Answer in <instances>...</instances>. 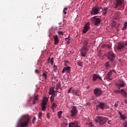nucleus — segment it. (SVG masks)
<instances>
[{"mask_svg":"<svg viewBox=\"0 0 127 127\" xmlns=\"http://www.w3.org/2000/svg\"><path fill=\"white\" fill-rule=\"evenodd\" d=\"M67 44H70V40H68L67 41Z\"/></svg>","mask_w":127,"mask_h":127,"instance_id":"nucleus-48","label":"nucleus"},{"mask_svg":"<svg viewBox=\"0 0 127 127\" xmlns=\"http://www.w3.org/2000/svg\"><path fill=\"white\" fill-rule=\"evenodd\" d=\"M57 86H58V88H59V87H60V84H58Z\"/></svg>","mask_w":127,"mask_h":127,"instance_id":"nucleus-52","label":"nucleus"},{"mask_svg":"<svg viewBox=\"0 0 127 127\" xmlns=\"http://www.w3.org/2000/svg\"><path fill=\"white\" fill-rule=\"evenodd\" d=\"M47 75H48L47 72L44 71V72H43L42 76L43 77H44V79L45 80H46V79H47Z\"/></svg>","mask_w":127,"mask_h":127,"instance_id":"nucleus-26","label":"nucleus"},{"mask_svg":"<svg viewBox=\"0 0 127 127\" xmlns=\"http://www.w3.org/2000/svg\"><path fill=\"white\" fill-rule=\"evenodd\" d=\"M127 46V42L126 43L121 42L118 43L117 45V49L118 51H125Z\"/></svg>","mask_w":127,"mask_h":127,"instance_id":"nucleus-4","label":"nucleus"},{"mask_svg":"<svg viewBox=\"0 0 127 127\" xmlns=\"http://www.w3.org/2000/svg\"><path fill=\"white\" fill-rule=\"evenodd\" d=\"M119 103L118 102H116L114 105L115 108H118V105Z\"/></svg>","mask_w":127,"mask_h":127,"instance_id":"nucleus-42","label":"nucleus"},{"mask_svg":"<svg viewBox=\"0 0 127 127\" xmlns=\"http://www.w3.org/2000/svg\"><path fill=\"white\" fill-rule=\"evenodd\" d=\"M120 94L124 97V98H127V92L125 89H122L121 90Z\"/></svg>","mask_w":127,"mask_h":127,"instance_id":"nucleus-19","label":"nucleus"},{"mask_svg":"<svg viewBox=\"0 0 127 127\" xmlns=\"http://www.w3.org/2000/svg\"><path fill=\"white\" fill-rule=\"evenodd\" d=\"M91 20L96 26H98L101 23V18H98L96 16L92 17Z\"/></svg>","mask_w":127,"mask_h":127,"instance_id":"nucleus-7","label":"nucleus"},{"mask_svg":"<svg viewBox=\"0 0 127 127\" xmlns=\"http://www.w3.org/2000/svg\"><path fill=\"white\" fill-rule=\"evenodd\" d=\"M116 71L115 70H110L108 73L105 75L106 79H108L109 81L112 80L113 78H111L112 75H113V72L115 73Z\"/></svg>","mask_w":127,"mask_h":127,"instance_id":"nucleus-12","label":"nucleus"},{"mask_svg":"<svg viewBox=\"0 0 127 127\" xmlns=\"http://www.w3.org/2000/svg\"><path fill=\"white\" fill-rule=\"evenodd\" d=\"M124 127H127V120H126L123 124Z\"/></svg>","mask_w":127,"mask_h":127,"instance_id":"nucleus-39","label":"nucleus"},{"mask_svg":"<svg viewBox=\"0 0 127 127\" xmlns=\"http://www.w3.org/2000/svg\"><path fill=\"white\" fill-rule=\"evenodd\" d=\"M127 28V22H125L124 23V27L122 28V30H125Z\"/></svg>","mask_w":127,"mask_h":127,"instance_id":"nucleus-29","label":"nucleus"},{"mask_svg":"<svg viewBox=\"0 0 127 127\" xmlns=\"http://www.w3.org/2000/svg\"><path fill=\"white\" fill-rule=\"evenodd\" d=\"M58 33L60 35H64V33L62 31H59L58 32Z\"/></svg>","mask_w":127,"mask_h":127,"instance_id":"nucleus-37","label":"nucleus"},{"mask_svg":"<svg viewBox=\"0 0 127 127\" xmlns=\"http://www.w3.org/2000/svg\"><path fill=\"white\" fill-rule=\"evenodd\" d=\"M77 65L78 66H80V67H82V66H83V63L81 62H78L77 63Z\"/></svg>","mask_w":127,"mask_h":127,"instance_id":"nucleus-36","label":"nucleus"},{"mask_svg":"<svg viewBox=\"0 0 127 127\" xmlns=\"http://www.w3.org/2000/svg\"><path fill=\"white\" fill-rule=\"evenodd\" d=\"M57 107V105H56V103L53 102L52 103V110H55L56 108Z\"/></svg>","mask_w":127,"mask_h":127,"instance_id":"nucleus-27","label":"nucleus"},{"mask_svg":"<svg viewBox=\"0 0 127 127\" xmlns=\"http://www.w3.org/2000/svg\"><path fill=\"white\" fill-rule=\"evenodd\" d=\"M54 41H55V45H57L59 43V39L58 38V36L56 35V36H54Z\"/></svg>","mask_w":127,"mask_h":127,"instance_id":"nucleus-20","label":"nucleus"},{"mask_svg":"<svg viewBox=\"0 0 127 127\" xmlns=\"http://www.w3.org/2000/svg\"><path fill=\"white\" fill-rule=\"evenodd\" d=\"M35 72L36 73H37V72H38V70L35 69Z\"/></svg>","mask_w":127,"mask_h":127,"instance_id":"nucleus-50","label":"nucleus"},{"mask_svg":"<svg viewBox=\"0 0 127 127\" xmlns=\"http://www.w3.org/2000/svg\"><path fill=\"white\" fill-rule=\"evenodd\" d=\"M63 114V111H60L58 112V117H59V119H60V118H61V115Z\"/></svg>","mask_w":127,"mask_h":127,"instance_id":"nucleus-31","label":"nucleus"},{"mask_svg":"<svg viewBox=\"0 0 127 127\" xmlns=\"http://www.w3.org/2000/svg\"><path fill=\"white\" fill-rule=\"evenodd\" d=\"M99 79V80H102V77L100 76L99 75H98L97 74H94L92 77V80L93 82H95V81H97V79Z\"/></svg>","mask_w":127,"mask_h":127,"instance_id":"nucleus-17","label":"nucleus"},{"mask_svg":"<svg viewBox=\"0 0 127 127\" xmlns=\"http://www.w3.org/2000/svg\"><path fill=\"white\" fill-rule=\"evenodd\" d=\"M77 114H78L77 107L75 106H73L70 111V116L72 117V118H74V117L77 116Z\"/></svg>","mask_w":127,"mask_h":127,"instance_id":"nucleus-8","label":"nucleus"},{"mask_svg":"<svg viewBox=\"0 0 127 127\" xmlns=\"http://www.w3.org/2000/svg\"><path fill=\"white\" fill-rule=\"evenodd\" d=\"M103 11V9L101 7H93L92 10L90 11V13L92 15H96L100 13V12H102Z\"/></svg>","mask_w":127,"mask_h":127,"instance_id":"nucleus-5","label":"nucleus"},{"mask_svg":"<svg viewBox=\"0 0 127 127\" xmlns=\"http://www.w3.org/2000/svg\"><path fill=\"white\" fill-rule=\"evenodd\" d=\"M87 45L88 42L86 41H84V45L83 46L80 51V53L82 57H86V56L87 55V53L88 52V51H89V49H88V47L87 46Z\"/></svg>","mask_w":127,"mask_h":127,"instance_id":"nucleus-3","label":"nucleus"},{"mask_svg":"<svg viewBox=\"0 0 127 127\" xmlns=\"http://www.w3.org/2000/svg\"><path fill=\"white\" fill-rule=\"evenodd\" d=\"M108 48H111V46H108Z\"/></svg>","mask_w":127,"mask_h":127,"instance_id":"nucleus-55","label":"nucleus"},{"mask_svg":"<svg viewBox=\"0 0 127 127\" xmlns=\"http://www.w3.org/2000/svg\"><path fill=\"white\" fill-rule=\"evenodd\" d=\"M53 63H54V59H53V58H52L51 61V65H53Z\"/></svg>","mask_w":127,"mask_h":127,"instance_id":"nucleus-38","label":"nucleus"},{"mask_svg":"<svg viewBox=\"0 0 127 127\" xmlns=\"http://www.w3.org/2000/svg\"><path fill=\"white\" fill-rule=\"evenodd\" d=\"M29 122H30V120H29V117H28V116H22L19 123L17 124V127H27V126H28Z\"/></svg>","mask_w":127,"mask_h":127,"instance_id":"nucleus-1","label":"nucleus"},{"mask_svg":"<svg viewBox=\"0 0 127 127\" xmlns=\"http://www.w3.org/2000/svg\"><path fill=\"white\" fill-rule=\"evenodd\" d=\"M72 92L77 97L80 96V94H79V90L72 89Z\"/></svg>","mask_w":127,"mask_h":127,"instance_id":"nucleus-22","label":"nucleus"},{"mask_svg":"<svg viewBox=\"0 0 127 127\" xmlns=\"http://www.w3.org/2000/svg\"><path fill=\"white\" fill-rule=\"evenodd\" d=\"M123 2H124V0H115L114 1V8H117V7L123 4Z\"/></svg>","mask_w":127,"mask_h":127,"instance_id":"nucleus-11","label":"nucleus"},{"mask_svg":"<svg viewBox=\"0 0 127 127\" xmlns=\"http://www.w3.org/2000/svg\"><path fill=\"white\" fill-rule=\"evenodd\" d=\"M73 87H70L68 91V93H71V91H72V89Z\"/></svg>","mask_w":127,"mask_h":127,"instance_id":"nucleus-43","label":"nucleus"},{"mask_svg":"<svg viewBox=\"0 0 127 127\" xmlns=\"http://www.w3.org/2000/svg\"><path fill=\"white\" fill-rule=\"evenodd\" d=\"M69 37H70V36H69L68 38H66L65 39V40H66V39H68V38H69Z\"/></svg>","mask_w":127,"mask_h":127,"instance_id":"nucleus-53","label":"nucleus"},{"mask_svg":"<svg viewBox=\"0 0 127 127\" xmlns=\"http://www.w3.org/2000/svg\"><path fill=\"white\" fill-rule=\"evenodd\" d=\"M108 120H109L108 118L102 116H96L94 117V121L95 123L100 125H104L105 123H107Z\"/></svg>","mask_w":127,"mask_h":127,"instance_id":"nucleus-2","label":"nucleus"},{"mask_svg":"<svg viewBox=\"0 0 127 127\" xmlns=\"http://www.w3.org/2000/svg\"><path fill=\"white\" fill-rule=\"evenodd\" d=\"M54 71H56V70H57V65H54Z\"/></svg>","mask_w":127,"mask_h":127,"instance_id":"nucleus-41","label":"nucleus"},{"mask_svg":"<svg viewBox=\"0 0 127 127\" xmlns=\"http://www.w3.org/2000/svg\"><path fill=\"white\" fill-rule=\"evenodd\" d=\"M49 94L50 95H55V91H54V88L53 87H51L50 89V91H49Z\"/></svg>","mask_w":127,"mask_h":127,"instance_id":"nucleus-23","label":"nucleus"},{"mask_svg":"<svg viewBox=\"0 0 127 127\" xmlns=\"http://www.w3.org/2000/svg\"><path fill=\"white\" fill-rule=\"evenodd\" d=\"M68 9L67 8V7H65L64 10H63V12H64V14H67V10Z\"/></svg>","mask_w":127,"mask_h":127,"instance_id":"nucleus-34","label":"nucleus"},{"mask_svg":"<svg viewBox=\"0 0 127 127\" xmlns=\"http://www.w3.org/2000/svg\"><path fill=\"white\" fill-rule=\"evenodd\" d=\"M111 120H109L108 121V124H109V125H111Z\"/></svg>","mask_w":127,"mask_h":127,"instance_id":"nucleus-47","label":"nucleus"},{"mask_svg":"<svg viewBox=\"0 0 127 127\" xmlns=\"http://www.w3.org/2000/svg\"><path fill=\"white\" fill-rule=\"evenodd\" d=\"M42 117V113L40 112L39 115V119H41Z\"/></svg>","mask_w":127,"mask_h":127,"instance_id":"nucleus-40","label":"nucleus"},{"mask_svg":"<svg viewBox=\"0 0 127 127\" xmlns=\"http://www.w3.org/2000/svg\"><path fill=\"white\" fill-rule=\"evenodd\" d=\"M55 98V95L54 94V95H52L51 97V104H52V103H53V102H54V99Z\"/></svg>","mask_w":127,"mask_h":127,"instance_id":"nucleus-28","label":"nucleus"},{"mask_svg":"<svg viewBox=\"0 0 127 127\" xmlns=\"http://www.w3.org/2000/svg\"><path fill=\"white\" fill-rule=\"evenodd\" d=\"M47 117L48 119H50V117H49V113H48L47 114Z\"/></svg>","mask_w":127,"mask_h":127,"instance_id":"nucleus-44","label":"nucleus"},{"mask_svg":"<svg viewBox=\"0 0 127 127\" xmlns=\"http://www.w3.org/2000/svg\"><path fill=\"white\" fill-rule=\"evenodd\" d=\"M68 127H81L78 125V122H74L68 124Z\"/></svg>","mask_w":127,"mask_h":127,"instance_id":"nucleus-16","label":"nucleus"},{"mask_svg":"<svg viewBox=\"0 0 127 127\" xmlns=\"http://www.w3.org/2000/svg\"><path fill=\"white\" fill-rule=\"evenodd\" d=\"M38 100V95H35L34 96V101L33 105H35L36 101Z\"/></svg>","mask_w":127,"mask_h":127,"instance_id":"nucleus-24","label":"nucleus"},{"mask_svg":"<svg viewBox=\"0 0 127 127\" xmlns=\"http://www.w3.org/2000/svg\"><path fill=\"white\" fill-rule=\"evenodd\" d=\"M71 71V67L70 66H65L63 68L62 70L63 74L64 73H66V74H70V72Z\"/></svg>","mask_w":127,"mask_h":127,"instance_id":"nucleus-13","label":"nucleus"},{"mask_svg":"<svg viewBox=\"0 0 127 127\" xmlns=\"http://www.w3.org/2000/svg\"><path fill=\"white\" fill-rule=\"evenodd\" d=\"M114 93H116V94H120L121 93V90L120 89L115 90H114Z\"/></svg>","mask_w":127,"mask_h":127,"instance_id":"nucleus-32","label":"nucleus"},{"mask_svg":"<svg viewBox=\"0 0 127 127\" xmlns=\"http://www.w3.org/2000/svg\"><path fill=\"white\" fill-rule=\"evenodd\" d=\"M103 91L99 88H95L94 90V94L95 97H100L102 95Z\"/></svg>","mask_w":127,"mask_h":127,"instance_id":"nucleus-10","label":"nucleus"},{"mask_svg":"<svg viewBox=\"0 0 127 127\" xmlns=\"http://www.w3.org/2000/svg\"><path fill=\"white\" fill-rule=\"evenodd\" d=\"M90 88V86H87V89H89Z\"/></svg>","mask_w":127,"mask_h":127,"instance_id":"nucleus-54","label":"nucleus"},{"mask_svg":"<svg viewBox=\"0 0 127 127\" xmlns=\"http://www.w3.org/2000/svg\"><path fill=\"white\" fill-rule=\"evenodd\" d=\"M126 85H127L126 82L122 79L119 80V83L116 84V86L117 88H118V89H121V88H124V87H125Z\"/></svg>","mask_w":127,"mask_h":127,"instance_id":"nucleus-9","label":"nucleus"},{"mask_svg":"<svg viewBox=\"0 0 127 127\" xmlns=\"http://www.w3.org/2000/svg\"><path fill=\"white\" fill-rule=\"evenodd\" d=\"M107 59L109 60V61H111V62H114L115 59H116V56L113 52H109L107 54Z\"/></svg>","mask_w":127,"mask_h":127,"instance_id":"nucleus-6","label":"nucleus"},{"mask_svg":"<svg viewBox=\"0 0 127 127\" xmlns=\"http://www.w3.org/2000/svg\"><path fill=\"white\" fill-rule=\"evenodd\" d=\"M91 27H90V23H87L85 24L83 29V33L85 34L89 30V29H90Z\"/></svg>","mask_w":127,"mask_h":127,"instance_id":"nucleus-14","label":"nucleus"},{"mask_svg":"<svg viewBox=\"0 0 127 127\" xmlns=\"http://www.w3.org/2000/svg\"><path fill=\"white\" fill-rule=\"evenodd\" d=\"M47 105V103L45 102V101H42V103L41 104V107L42 109V111L43 112H44L45 110H46V105Z\"/></svg>","mask_w":127,"mask_h":127,"instance_id":"nucleus-18","label":"nucleus"},{"mask_svg":"<svg viewBox=\"0 0 127 127\" xmlns=\"http://www.w3.org/2000/svg\"><path fill=\"white\" fill-rule=\"evenodd\" d=\"M118 113L120 116L121 119L123 121H126V120H127V116H126V115H122V112H121V111H119Z\"/></svg>","mask_w":127,"mask_h":127,"instance_id":"nucleus-21","label":"nucleus"},{"mask_svg":"<svg viewBox=\"0 0 127 127\" xmlns=\"http://www.w3.org/2000/svg\"><path fill=\"white\" fill-rule=\"evenodd\" d=\"M106 107V104L103 102H100L98 105L96 106V109L98 110V108L101 109V110H104Z\"/></svg>","mask_w":127,"mask_h":127,"instance_id":"nucleus-15","label":"nucleus"},{"mask_svg":"<svg viewBox=\"0 0 127 127\" xmlns=\"http://www.w3.org/2000/svg\"><path fill=\"white\" fill-rule=\"evenodd\" d=\"M105 66L106 68H110V64H109V62H107L105 64Z\"/></svg>","mask_w":127,"mask_h":127,"instance_id":"nucleus-35","label":"nucleus"},{"mask_svg":"<svg viewBox=\"0 0 127 127\" xmlns=\"http://www.w3.org/2000/svg\"><path fill=\"white\" fill-rule=\"evenodd\" d=\"M106 45H103L102 46V48H105V47H106Z\"/></svg>","mask_w":127,"mask_h":127,"instance_id":"nucleus-46","label":"nucleus"},{"mask_svg":"<svg viewBox=\"0 0 127 127\" xmlns=\"http://www.w3.org/2000/svg\"><path fill=\"white\" fill-rule=\"evenodd\" d=\"M102 14L103 15H106V14L108 13V7L105 8L103 9H102Z\"/></svg>","mask_w":127,"mask_h":127,"instance_id":"nucleus-25","label":"nucleus"},{"mask_svg":"<svg viewBox=\"0 0 127 127\" xmlns=\"http://www.w3.org/2000/svg\"><path fill=\"white\" fill-rule=\"evenodd\" d=\"M125 104H127V99L125 100Z\"/></svg>","mask_w":127,"mask_h":127,"instance_id":"nucleus-49","label":"nucleus"},{"mask_svg":"<svg viewBox=\"0 0 127 127\" xmlns=\"http://www.w3.org/2000/svg\"><path fill=\"white\" fill-rule=\"evenodd\" d=\"M86 126H89V127H94V126H93V123L92 122L86 123Z\"/></svg>","mask_w":127,"mask_h":127,"instance_id":"nucleus-30","label":"nucleus"},{"mask_svg":"<svg viewBox=\"0 0 127 127\" xmlns=\"http://www.w3.org/2000/svg\"><path fill=\"white\" fill-rule=\"evenodd\" d=\"M43 102H45V103H46L47 104V102H48V98H47L46 97H44V100L43 101Z\"/></svg>","mask_w":127,"mask_h":127,"instance_id":"nucleus-33","label":"nucleus"},{"mask_svg":"<svg viewBox=\"0 0 127 127\" xmlns=\"http://www.w3.org/2000/svg\"><path fill=\"white\" fill-rule=\"evenodd\" d=\"M35 121H36V118H35V117H34V118H33V123L34 122H35Z\"/></svg>","mask_w":127,"mask_h":127,"instance_id":"nucleus-45","label":"nucleus"},{"mask_svg":"<svg viewBox=\"0 0 127 127\" xmlns=\"http://www.w3.org/2000/svg\"><path fill=\"white\" fill-rule=\"evenodd\" d=\"M90 103H87V106H90Z\"/></svg>","mask_w":127,"mask_h":127,"instance_id":"nucleus-51","label":"nucleus"}]
</instances>
